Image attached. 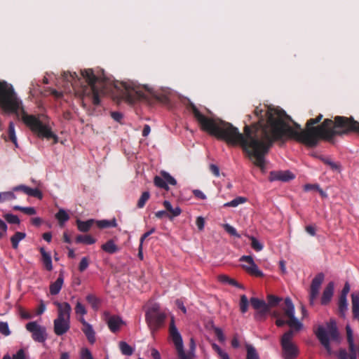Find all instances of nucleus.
Masks as SVG:
<instances>
[{
    "label": "nucleus",
    "mask_w": 359,
    "mask_h": 359,
    "mask_svg": "<svg viewBox=\"0 0 359 359\" xmlns=\"http://www.w3.org/2000/svg\"><path fill=\"white\" fill-rule=\"evenodd\" d=\"M86 301L91 305L92 308L97 310L99 307L100 300L94 294H88Z\"/></svg>",
    "instance_id": "obj_41"
},
{
    "label": "nucleus",
    "mask_w": 359,
    "mask_h": 359,
    "mask_svg": "<svg viewBox=\"0 0 359 359\" xmlns=\"http://www.w3.org/2000/svg\"><path fill=\"white\" fill-rule=\"evenodd\" d=\"M8 134L9 140L15 144L16 147H18L17 137L15 131V125L13 122L11 121L8 125Z\"/></svg>",
    "instance_id": "obj_32"
},
{
    "label": "nucleus",
    "mask_w": 359,
    "mask_h": 359,
    "mask_svg": "<svg viewBox=\"0 0 359 359\" xmlns=\"http://www.w3.org/2000/svg\"><path fill=\"white\" fill-rule=\"evenodd\" d=\"M75 242L76 243L92 245L96 242V240L90 235H78L75 238Z\"/></svg>",
    "instance_id": "obj_31"
},
{
    "label": "nucleus",
    "mask_w": 359,
    "mask_h": 359,
    "mask_svg": "<svg viewBox=\"0 0 359 359\" xmlns=\"http://www.w3.org/2000/svg\"><path fill=\"white\" fill-rule=\"evenodd\" d=\"M249 303L257 311L255 314V320H264L266 314L269 312V305L265 301L257 297H251L249 301L246 295L242 294L239 302L240 310L242 313L248 311Z\"/></svg>",
    "instance_id": "obj_8"
},
{
    "label": "nucleus",
    "mask_w": 359,
    "mask_h": 359,
    "mask_svg": "<svg viewBox=\"0 0 359 359\" xmlns=\"http://www.w3.org/2000/svg\"><path fill=\"white\" fill-rule=\"evenodd\" d=\"M325 275L323 273H318L312 280L310 287L309 303L313 305L316 298L318 296L320 287L324 280Z\"/></svg>",
    "instance_id": "obj_14"
},
{
    "label": "nucleus",
    "mask_w": 359,
    "mask_h": 359,
    "mask_svg": "<svg viewBox=\"0 0 359 359\" xmlns=\"http://www.w3.org/2000/svg\"><path fill=\"white\" fill-rule=\"evenodd\" d=\"M101 248L105 252L109 254H114L119 250L118 247L115 244L113 240H109L105 243L102 245Z\"/></svg>",
    "instance_id": "obj_27"
},
{
    "label": "nucleus",
    "mask_w": 359,
    "mask_h": 359,
    "mask_svg": "<svg viewBox=\"0 0 359 359\" xmlns=\"http://www.w3.org/2000/svg\"><path fill=\"white\" fill-rule=\"evenodd\" d=\"M156 231L155 228L151 229L149 231L145 232L140 238V243H142L143 245V242L146 238H147L151 233H154Z\"/></svg>",
    "instance_id": "obj_54"
},
{
    "label": "nucleus",
    "mask_w": 359,
    "mask_h": 359,
    "mask_svg": "<svg viewBox=\"0 0 359 359\" xmlns=\"http://www.w3.org/2000/svg\"><path fill=\"white\" fill-rule=\"evenodd\" d=\"M81 359H94L91 352L87 348H83L80 352Z\"/></svg>",
    "instance_id": "obj_50"
},
{
    "label": "nucleus",
    "mask_w": 359,
    "mask_h": 359,
    "mask_svg": "<svg viewBox=\"0 0 359 359\" xmlns=\"http://www.w3.org/2000/svg\"><path fill=\"white\" fill-rule=\"evenodd\" d=\"M64 283L63 271H60L57 280L50 285V293L52 295L57 294Z\"/></svg>",
    "instance_id": "obj_22"
},
{
    "label": "nucleus",
    "mask_w": 359,
    "mask_h": 359,
    "mask_svg": "<svg viewBox=\"0 0 359 359\" xmlns=\"http://www.w3.org/2000/svg\"><path fill=\"white\" fill-rule=\"evenodd\" d=\"M13 190L14 191H21L24 192L25 194H27L28 196L36 197L39 199H41L43 197V194L39 189H37V188L32 189V188H30V187L23 185V184L18 185V186L13 187Z\"/></svg>",
    "instance_id": "obj_20"
},
{
    "label": "nucleus",
    "mask_w": 359,
    "mask_h": 359,
    "mask_svg": "<svg viewBox=\"0 0 359 359\" xmlns=\"http://www.w3.org/2000/svg\"><path fill=\"white\" fill-rule=\"evenodd\" d=\"M219 280L224 283H227L231 285H233V286H236L238 287H241V286L239 285V283L236 280L232 279L226 275L219 276Z\"/></svg>",
    "instance_id": "obj_38"
},
{
    "label": "nucleus",
    "mask_w": 359,
    "mask_h": 359,
    "mask_svg": "<svg viewBox=\"0 0 359 359\" xmlns=\"http://www.w3.org/2000/svg\"><path fill=\"white\" fill-rule=\"evenodd\" d=\"M267 300L268 303L266 304L269 305V309H270V307H274L278 305L282 301V299L273 294H269L267 296Z\"/></svg>",
    "instance_id": "obj_40"
},
{
    "label": "nucleus",
    "mask_w": 359,
    "mask_h": 359,
    "mask_svg": "<svg viewBox=\"0 0 359 359\" xmlns=\"http://www.w3.org/2000/svg\"><path fill=\"white\" fill-rule=\"evenodd\" d=\"M338 357L339 359H356L355 353H348L345 349H341L339 351Z\"/></svg>",
    "instance_id": "obj_47"
},
{
    "label": "nucleus",
    "mask_w": 359,
    "mask_h": 359,
    "mask_svg": "<svg viewBox=\"0 0 359 359\" xmlns=\"http://www.w3.org/2000/svg\"><path fill=\"white\" fill-rule=\"evenodd\" d=\"M282 309L284 311L285 316L288 318L287 320H285L280 318L278 312H273V316L276 318V325L278 327H283L287 325L291 330L294 329L299 331L302 329L303 325L294 316V306L290 298L287 297L285 299L284 304L282 306Z\"/></svg>",
    "instance_id": "obj_6"
},
{
    "label": "nucleus",
    "mask_w": 359,
    "mask_h": 359,
    "mask_svg": "<svg viewBox=\"0 0 359 359\" xmlns=\"http://www.w3.org/2000/svg\"><path fill=\"white\" fill-rule=\"evenodd\" d=\"M26 237V233L24 232L17 231L15 234L11 236V242L13 249H17L19 245L20 241L23 240Z\"/></svg>",
    "instance_id": "obj_30"
},
{
    "label": "nucleus",
    "mask_w": 359,
    "mask_h": 359,
    "mask_svg": "<svg viewBox=\"0 0 359 359\" xmlns=\"http://www.w3.org/2000/svg\"><path fill=\"white\" fill-rule=\"evenodd\" d=\"M210 170L215 177L219 176V168L217 165L215 164H210Z\"/></svg>",
    "instance_id": "obj_57"
},
{
    "label": "nucleus",
    "mask_w": 359,
    "mask_h": 359,
    "mask_svg": "<svg viewBox=\"0 0 359 359\" xmlns=\"http://www.w3.org/2000/svg\"><path fill=\"white\" fill-rule=\"evenodd\" d=\"M187 109L192 113L202 130L229 144H239L250 157L255 158L254 164L262 171L265 170L264 156L276 142L294 140L306 147H315L320 140L333 143L336 136L351 134L348 123L339 126L337 123L338 118H347L343 116H336L334 120L325 118L316 126L323 119L320 114L309 119L305 128L302 129L283 109L269 107L264 111L257 107L253 115H247L243 133H241L229 122L205 116L192 102L188 104Z\"/></svg>",
    "instance_id": "obj_1"
},
{
    "label": "nucleus",
    "mask_w": 359,
    "mask_h": 359,
    "mask_svg": "<svg viewBox=\"0 0 359 359\" xmlns=\"http://www.w3.org/2000/svg\"><path fill=\"white\" fill-rule=\"evenodd\" d=\"M169 333L175 346L179 358L191 359V356L189 354H187L184 351L182 338L175 326L173 317L171 318L170 323Z\"/></svg>",
    "instance_id": "obj_11"
},
{
    "label": "nucleus",
    "mask_w": 359,
    "mask_h": 359,
    "mask_svg": "<svg viewBox=\"0 0 359 359\" xmlns=\"http://www.w3.org/2000/svg\"><path fill=\"white\" fill-rule=\"evenodd\" d=\"M54 332L57 336L65 334L70 328V320L57 318L54 320Z\"/></svg>",
    "instance_id": "obj_17"
},
{
    "label": "nucleus",
    "mask_w": 359,
    "mask_h": 359,
    "mask_svg": "<svg viewBox=\"0 0 359 359\" xmlns=\"http://www.w3.org/2000/svg\"><path fill=\"white\" fill-rule=\"evenodd\" d=\"M193 194L195 197L205 200L206 198V196L199 189H195L193 191Z\"/></svg>",
    "instance_id": "obj_61"
},
{
    "label": "nucleus",
    "mask_w": 359,
    "mask_h": 359,
    "mask_svg": "<svg viewBox=\"0 0 359 359\" xmlns=\"http://www.w3.org/2000/svg\"><path fill=\"white\" fill-rule=\"evenodd\" d=\"M150 198V194L149 191H144L137 203V207L138 208H143Z\"/></svg>",
    "instance_id": "obj_37"
},
{
    "label": "nucleus",
    "mask_w": 359,
    "mask_h": 359,
    "mask_svg": "<svg viewBox=\"0 0 359 359\" xmlns=\"http://www.w3.org/2000/svg\"><path fill=\"white\" fill-rule=\"evenodd\" d=\"M0 333L4 336H8L11 334V330L8 323L0 321Z\"/></svg>",
    "instance_id": "obj_48"
},
{
    "label": "nucleus",
    "mask_w": 359,
    "mask_h": 359,
    "mask_svg": "<svg viewBox=\"0 0 359 359\" xmlns=\"http://www.w3.org/2000/svg\"><path fill=\"white\" fill-rule=\"evenodd\" d=\"M22 120L32 131L37 133L39 137L48 140L54 139L57 142V135L51 131L48 126L44 125L36 116L27 114L23 109H22Z\"/></svg>",
    "instance_id": "obj_7"
},
{
    "label": "nucleus",
    "mask_w": 359,
    "mask_h": 359,
    "mask_svg": "<svg viewBox=\"0 0 359 359\" xmlns=\"http://www.w3.org/2000/svg\"><path fill=\"white\" fill-rule=\"evenodd\" d=\"M318 158L325 165H328L332 171L340 172L341 170V165L339 162L333 161L330 158L320 156Z\"/></svg>",
    "instance_id": "obj_24"
},
{
    "label": "nucleus",
    "mask_w": 359,
    "mask_h": 359,
    "mask_svg": "<svg viewBox=\"0 0 359 359\" xmlns=\"http://www.w3.org/2000/svg\"><path fill=\"white\" fill-rule=\"evenodd\" d=\"M317 189H319V186L318 184H306L304 187V190L306 191Z\"/></svg>",
    "instance_id": "obj_62"
},
{
    "label": "nucleus",
    "mask_w": 359,
    "mask_h": 359,
    "mask_svg": "<svg viewBox=\"0 0 359 359\" xmlns=\"http://www.w3.org/2000/svg\"><path fill=\"white\" fill-rule=\"evenodd\" d=\"M334 283L330 282L324 289L321 297V304L323 305H326L331 301L334 293Z\"/></svg>",
    "instance_id": "obj_21"
},
{
    "label": "nucleus",
    "mask_w": 359,
    "mask_h": 359,
    "mask_svg": "<svg viewBox=\"0 0 359 359\" xmlns=\"http://www.w3.org/2000/svg\"><path fill=\"white\" fill-rule=\"evenodd\" d=\"M94 223L95 220L93 219H88L87 221H81L80 219L76 220L77 228L81 232H88Z\"/></svg>",
    "instance_id": "obj_28"
},
{
    "label": "nucleus",
    "mask_w": 359,
    "mask_h": 359,
    "mask_svg": "<svg viewBox=\"0 0 359 359\" xmlns=\"http://www.w3.org/2000/svg\"><path fill=\"white\" fill-rule=\"evenodd\" d=\"M295 178V175L290 170H273L269 173V180L271 182H289Z\"/></svg>",
    "instance_id": "obj_16"
},
{
    "label": "nucleus",
    "mask_w": 359,
    "mask_h": 359,
    "mask_svg": "<svg viewBox=\"0 0 359 359\" xmlns=\"http://www.w3.org/2000/svg\"><path fill=\"white\" fill-rule=\"evenodd\" d=\"M12 359H25V353L23 349H20L18 352L13 355Z\"/></svg>",
    "instance_id": "obj_56"
},
{
    "label": "nucleus",
    "mask_w": 359,
    "mask_h": 359,
    "mask_svg": "<svg viewBox=\"0 0 359 359\" xmlns=\"http://www.w3.org/2000/svg\"><path fill=\"white\" fill-rule=\"evenodd\" d=\"M119 348L121 353L125 355H131L133 353V348L125 341L119 343Z\"/></svg>",
    "instance_id": "obj_35"
},
{
    "label": "nucleus",
    "mask_w": 359,
    "mask_h": 359,
    "mask_svg": "<svg viewBox=\"0 0 359 359\" xmlns=\"http://www.w3.org/2000/svg\"><path fill=\"white\" fill-rule=\"evenodd\" d=\"M352 299V311L356 313L359 309V293H353L351 294Z\"/></svg>",
    "instance_id": "obj_44"
},
{
    "label": "nucleus",
    "mask_w": 359,
    "mask_h": 359,
    "mask_svg": "<svg viewBox=\"0 0 359 359\" xmlns=\"http://www.w3.org/2000/svg\"><path fill=\"white\" fill-rule=\"evenodd\" d=\"M247 357L246 359H259V355L256 349L252 345H247Z\"/></svg>",
    "instance_id": "obj_39"
},
{
    "label": "nucleus",
    "mask_w": 359,
    "mask_h": 359,
    "mask_svg": "<svg viewBox=\"0 0 359 359\" xmlns=\"http://www.w3.org/2000/svg\"><path fill=\"white\" fill-rule=\"evenodd\" d=\"M306 231L311 236H316V227L313 225H308L305 227Z\"/></svg>",
    "instance_id": "obj_60"
},
{
    "label": "nucleus",
    "mask_w": 359,
    "mask_h": 359,
    "mask_svg": "<svg viewBox=\"0 0 359 359\" xmlns=\"http://www.w3.org/2000/svg\"><path fill=\"white\" fill-rule=\"evenodd\" d=\"M214 332L217 338V339L220 341V342H224V340H225V337L223 334V332L222 330L219 328V327H215L214 328Z\"/></svg>",
    "instance_id": "obj_52"
},
{
    "label": "nucleus",
    "mask_w": 359,
    "mask_h": 359,
    "mask_svg": "<svg viewBox=\"0 0 359 359\" xmlns=\"http://www.w3.org/2000/svg\"><path fill=\"white\" fill-rule=\"evenodd\" d=\"M55 304L56 305L57 308V317L60 318H65L67 320H70V314L72 312V307L70 304L67 302H55Z\"/></svg>",
    "instance_id": "obj_19"
},
{
    "label": "nucleus",
    "mask_w": 359,
    "mask_h": 359,
    "mask_svg": "<svg viewBox=\"0 0 359 359\" xmlns=\"http://www.w3.org/2000/svg\"><path fill=\"white\" fill-rule=\"evenodd\" d=\"M121 98L130 104L137 101H147L149 99L148 93L150 90L146 86H141L133 82L121 83Z\"/></svg>",
    "instance_id": "obj_3"
},
{
    "label": "nucleus",
    "mask_w": 359,
    "mask_h": 359,
    "mask_svg": "<svg viewBox=\"0 0 359 359\" xmlns=\"http://www.w3.org/2000/svg\"><path fill=\"white\" fill-rule=\"evenodd\" d=\"M346 334H347V341H353V332H352V330L351 329V327L347 325L346 327Z\"/></svg>",
    "instance_id": "obj_63"
},
{
    "label": "nucleus",
    "mask_w": 359,
    "mask_h": 359,
    "mask_svg": "<svg viewBox=\"0 0 359 359\" xmlns=\"http://www.w3.org/2000/svg\"><path fill=\"white\" fill-rule=\"evenodd\" d=\"M81 77L76 72H64L62 78L69 83L75 95L81 99V105L87 108V102L93 105L100 104V95L105 93L104 85L106 79L95 74L92 69H85L81 71Z\"/></svg>",
    "instance_id": "obj_2"
},
{
    "label": "nucleus",
    "mask_w": 359,
    "mask_h": 359,
    "mask_svg": "<svg viewBox=\"0 0 359 359\" xmlns=\"http://www.w3.org/2000/svg\"><path fill=\"white\" fill-rule=\"evenodd\" d=\"M294 332L292 330L286 332L281 338L280 344L285 359H294L298 355L297 347L292 342Z\"/></svg>",
    "instance_id": "obj_10"
},
{
    "label": "nucleus",
    "mask_w": 359,
    "mask_h": 359,
    "mask_svg": "<svg viewBox=\"0 0 359 359\" xmlns=\"http://www.w3.org/2000/svg\"><path fill=\"white\" fill-rule=\"evenodd\" d=\"M251 241V247L257 252L261 251L264 246L255 237L249 236Z\"/></svg>",
    "instance_id": "obj_45"
},
{
    "label": "nucleus",
    "mask_w": 359,
    "mask_h": 359,
    "mask_svg": "<svg viewBox=\"0 0 359 359\" xmlns=\"http://www.w3.org/2000/svg\"><path fill=\"white\" fill-rule=\"evenodd\" d=\"M111 116L114 120H115L117 122H121V119L123 118V114L118 111L111 112Z\"/></svg>",
    "instance_id": "obj_58"
},
{
    "label": "nucleus",
    "mask_w": 359,
    "mask_h": 359,
    "mask_svg": "<svg viewBox=\"0 0 359 359\" xmlns=\"http://www.w3.org/2000/svg\"><path fill=\"white\" fill-rule=\"evenodd\" d=\"M21 102L18 100L12 86L0 81V107L7 112L17 113Z\"/></svg>",
    "instance_id": "obj_5"
},
{
    "label": "nucleus",
    "mask_w": 359,
    "mask_h": 359,
    "mask_svg": "<svg viewBox=\"0 0 359 359\" xmlns=\"http://www.w3.org/2000/svg\"><path fill=\"white\" fill-rule=\"evenodd\" d=\"M224 229L231 236H235L238 238L241 237V235L239 233H238L236 229L233 226H231L230 224H224Z\"/></svg>",
    "instance_id": "obj_46"
},
{
    "label": "nucleus",
    "mask_w": 359,
    "mask_h": 359,
    "mask_svg": "<svg viewBox=\"0 0 359 359\" xmlns=\"http://www.w3.org/2000/svg\"><path fill=\"white\" fill-rule=\"evenodd\" d=\"M40 252L42 256V262L45 268L49 271H51L53 269V264L50 255L43 248H40Z\"/></svg>",
    "instance_id": "obj_26"
},
{
    "label": "nucleus",
    "mask_w": 359,
    "mask_h": 359,
    "mask_svg": "<svg viewBox=\"0 0 359 359\" xmlns=\"http://www.w3.org/2000/svg\"><path fill=\"white\" fill-rule=\"evenodd\" d=\"M22 212L28 215H34L36 214V210L33 207H23Z\"/></svg>",
    "instance_id": "obj_55"
},
{
    "label": "nucleus",
    "mask_w": 359,
    "mask_h": 359,
    "mask_svg": "<svg viewBox=\"0 0 359 359\" xmlns=\"http://www.w3.org/2000/svg\"><path fill=\"white\" fill-rule=\"evenodd\" d=\"M154 184L158 188L168 191V184L175 186L177 184V181L168 172L163 170L160 172V176L156 175L154 177Z\"/></svg>",
    "instance_id": "obj_13"
},
{
    "label": "nucleus",
    "mask_w": 359,
    "mask_h": 359,
    "mask_svg": "<svg viewBox=\"0 0 359 359\" xmlns=\"http://www.w3.org/2000/svg\"><path fill=\"white\" fill-rule=\"evenodd\" d=\"M82 331L91 344L95 342V332L91 325L88 324L83 327Z\"/></svg>",
    "instance_id": "obj_29"
},
{
    "label": "nucleus",
    "mask_w": 359,
    "mask_h": 359,
    "mask_svg": "<svg viewBox=\"0 0 359 359\" xmlns=\"http://www.w3.org/2000/svg\"><path fill=\"white\" fill-rule=\"evenodd\" d=\"M4 217L9 224H19L20 223V220L17 215L7 213L4 215Z\"/></svg>",
    "instance_id": "obj_43"
},
{
    "label": "nucleus",
    "mask_w": 359,
    "mask_h": 359,
    "mask_svg": "<svg viewBox=\"0 0 359 359\" xmlns=\"http://www.w3.org/2000/svg\"><path fill=\"white\" fill-rule=\"evenodd\" d=\"M45 310H46V306L43 304V302L41 301V304L37 309V315L42 314L45 311Z\"/></svg>",
    "instance_id": "obj_64"
},
{
    "label": "nucleus",
    "mask_w": 359,
    "mask_h": 359,
    "mask_svg": "<svg viewBox=\"0 0 359 359\" xmlns=\"http://www.w3.org/2000/svg\"><path fill=\"white\" fill-rule=\"evenodd\" d=\"M55 217L58 220L60 226H62L65 222L68 221L69 219V215L63 209L59 210V211L55 215Z\"/></svg>",
    "instance_id": "obj_34"
},
{
    "label": "nucleus",
    "mask_w": 359,
    "mask_h": 359,
    "mask_svg": "<svg viewBox=\"0 0 359 359\" xmlns=\"http://www.w3.org/2000/svg\"><path fill=\"white\" fill-rule=\"evenodd\" d=\"M240 261L250 263V266L243 265V268L251 276L255 277H262L264 276L263 272L259 269L251 256L243 255L240 258Z\"/></svg>",
    "instance_id": "obj_15"
},
{
    "label": "nucleus",
    "mask_w": 359,
    "mask_h": 359,
    "mask_svg": "<svg viewBox=\"0 0 359 359\" xmlns=\"http://www.w3.org/2000/svg\"><path fill=\"white\" fill-rule=\"evenodd\" d=\"M97 225L100 229H104L108 227H116L117 226V223L115 219L111 220H100L97 222Z\"/></svg>",
    "instance_id": "obj_33"
},
{
    "label": "nucleus",
    "mask_w": 359,
    "mask_h": 359,
    "mask_svg": "<svg viewBox=\"0 0 359 359\" xmlns=\"http://www.w3.org/2000/svg\"><path fill=\"white\" fill-rule=\"evenodd\" d=\"M27 331L32 333V339L37 342L43 343L47 339L46 329L39 325L36 321H32L26 325Z\"/></svg>",
    "instance_id": "obj_12"
},
{
    "label": "nucleus",
    "mask_w": 359,
    "mask_h": 359,
    "mask_svg": "<svg viewBox=\"0 0 359 359\" xmlns=\"http://www.w3.org/2000/svg\"><path fill=\"white\" fill-rule=\"evenodd\" d=\"M315 334L322 346L325 348L328 355H332L333 351L331 348L330 341H338L339 339V331L334 320H330L326 323V327L323 325H319Z\"/></svg>",
    "instance_id": "obj_4"
},
{
    "label": "nucleus",
    "mask_w": 359,
    "mask_h": 359,
    "mask_svg": "<svg viewBox=\"0 0 359 359\" xmlns=\"http://www.w3.org/2000/svg\"><path fill=\"white\" fill-rule=\"evenodd\" d=\"M163 205L166 210L170 213H168L167 215V217L170 219H172L175 217L179 216L182 212V210L179 206H177L176 208H173L171 203L168 201H165L163 202Z\"/></svg>",
    "instance_id": "obj_25"
},
{
    "label": "nucleus",
    "mask_w": 359,
    "mask_h": 359,
    "mask_svg": "<svg viewBox=\"0 0 359 359\" xmlns=\"http://www.w3.org/2000/svg\"><path fill=\"white\" fill-rule=\"evenodd\" d=\"M347 299L346 297H339V312L341 316H344L347 310Z\"/></svg>",
    "instance_id": "obj_42"
},
{
    "label": "nucleus",
    "mask_w": 359,
    "mask_h": 359,
    "mask_svg": "<svg viewBox=\"0 0 359 359\" xmlns=\"http://www.w3.org/2000/svg\"><path fill=\"white\" fill-rule=\"evenodd\" d=\"M337 123L339 126L348 123V130H351V133H355L359 135V122L355 121L352 116L348 118H338Z\"/></svg>",
    "instance_id": "obj_18"
},
{
    "label": "nucleus",
    "mask_w": 359,
    "mask_h": 359,
    "mask_svg": "<svg viewBox=\"0 0 359 359\" xmlns=\"http://www.w3.org/2000/svg\"><path fill=\"white\" fill-rule=\"evenodd\" d=\"M166 315L161 311L158 304H151L145 313V320L152 332L159 330L165 323Z\"/></svg>",
    "instance_id": "obj_9"
},
{
    "label": "nucleus",
    "mask_w": 359,
    "mask_h": 359,
    "mask_svg": "<svg viewBox=\"0 0 359 359\" xmlns=\"http://www.w3.org/2000/svg\"><path fill=\"white\" fill-rule=\"evenodd\" d=\"M349 291H350V285L348 283H346L339 297H346Z\"/></svg>",
    "instance_id": "obj_59"
},
{
    "label": "nucleus",
    "mask_w": 359,
    "mask_h": 359,
    "mask_svg": "<svg viewBox=\"0 0 359 359\" xmlns=\"http://www.w3.org/2000/svg\"><path fill=\"white\" fill-rule=\"evenodd\" d=\"M89 262H90V261H89L88 257H83L79 263V271H81V272L84 271L88 267Z\"/></svg>",
    "instance_id": "obj_49"
},
{
    "label": "nucleus",
    "mask_w": 359,
    "mask_h": 359,
    "mask_svg": "<svg viewBox=\"0 0 359 359\" xmlns=\"http://www.w3.org/2000/svg\"><path fill=\"white\" fill-rule=\"evenodd\" d=\"M75 313L78 315L83 316L86 314L87 311L85 308V306L79 302L76 303V305L75 306Z\"/></svg>",
    "instance_id": "obj_51"
},
{
    "label": "nucleus",
    "mask_w": 359,
    "mask_h": 359,
    "mask_svg": "<svg viewBox=\"0 0 359 359\" xmlns=\"http://www.w3.org/2000/svg\"><path fill=\"white\" fill-rule=\"evenodd\" d=\"M247 201V198L242 196H238L233 200L226 203L224 207H237L238 205L244 203Z\"/></svg>",
    "instance_id": "obj_36"
},
{
    "label": "nucleus",
    "mask_w": 359,
    "mask_h": 359,
    "mask_svg": "<svg viewBox=\"0 0 359 359\" xmlns=\"http://www.w3.org/2000/svg\"><path fill=\"white\" fill-rule=\"evenodd\" d=\"M123 323L121 318L117 316H110L107 320V325L112 332H116Z\"/></svg>",
    "instance_id": "obj_23"
},
{
    "label": "nucleus",
    "mask_w": 359,
    "mask_h": 359,
    "mask_svg": "<svg viewBox=\"0 0 359 359\" xmlns=\"http://www.w3.org/2000/svg\"><path fill=\"white\" fill-rule=\"evenodd\" d=\"M196 224L199 231H202L204 229L205 226V219L203 217L199 216L196 218Z\"/></svg>",
    "instance_id": "obj_53"
}]
</instances>
